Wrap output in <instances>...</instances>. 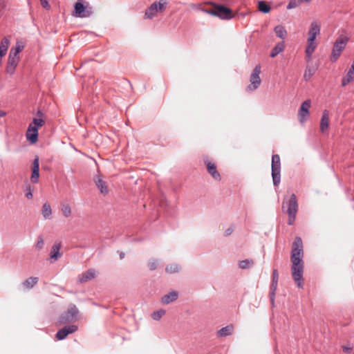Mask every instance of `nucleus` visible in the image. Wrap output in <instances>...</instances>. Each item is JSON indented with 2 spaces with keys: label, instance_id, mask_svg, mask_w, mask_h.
Here are the masks:
<instances>
[{
  "label": "nucleus",
  "instance_id": "1",
  "mask_svg": "<svg viewBox=\"0 0 354 354\" xmlns=\"http://www.w3.org/2000/svg\"><path fill=\"white\" fill-rule=\"evenodd\" d=\"M304 251L303 243L300 237H296L291 252L290 260L292 262L291 274L292 279L299 288H304V262L303 261Z\"/></svg>",
  "mask_w": 354,
  "mask_h": 354
},
{
  "label": "nucleus",
  "instance_id": "2",
  "mask_svg": "<svg viewBox=\"0 0 354 354\" xmlns=\"http://www.w3.org/2000/svg\"><path fill=\"white\" fill-rule=\"evenodd\" d=\"M194 9H200L204 12L219 17L221 19H230L233 17L232 10L221 5L214 6L210 10L202 7V4H192Z\"/></svg>",
  "mask_w": 354,
  "mask_h": 354
},
{
  "label": "nucleus",
  "instance_id": "3",
  "mask_svg": "<svg viewBox=\"0 0 354 354\" xmlns=\"http://www.w3.org/2000/svg\"><path fill=\"white\" fill-rule=\"evenodd\" d=\"M44 124V120L41 118H33L26 131V136L30 143H35L38 140V129Z\"/></svg>",
  "mask_w": 354,
  "mask_h": 354
},
{
  "label": "nucleus",
  "instance_id": "4",
  "mask_svg": "<svg viewBox=\"0 0 354 354\" xmlns=\"http://www.w3.org/2000/svg\"><path fill=\"white\" fill-rule=\"evenodd\" d=\"M348 41V38L346 36H339L335 41L333 48L331 52L330 61L333 62H336L340 57L342 51L346 46Z\"/></svg>",
  "mask_w": 354,
  "mask_h": 354
},
{
  "label": "nucleus",
  "instance_id": "5",
  "mask_svg": "<svg viewBox=\"0 0 354 354\" xmlns=\"http://www.w3.org/2000/svg\"><path fill=\"white\" fill-rule=\"evenodd\" d=\"M84 4L82 1H76L74 6L73 16L80 18H86L91 16L93 13L92 7H91L88 2Z\"/></svg>",
  "mask_w": 354,
  "mask_h": 354
},
{
  "label": "nucleus",
  "instance_id": "6",
  "mask_svg": "<svg viewBox=\"0 0 354 354\" xmlns=\"http://www.w3.org/2000/svg\"><path fill=\"white\" fill-rule=\"evenodd\" d=\"M272 177L274 186H278L281 181V162L280 157L277 154L272 156Z\"/></svg>",
  "mask_w": 354,
  "mask_h": 354
},
{
  "label": "nucleus",
  "instance_id": "7",
  "mask_svg": "<svg viewBox=\"0 0 354 354\" xmlns=\"http://www.w3.org/2000/svg\"><path fill=\"white\" fill-rule=\"evenodd\" d=\"M167 1H154L150 7L145 12V17L148 19H152L156 16L159 12H162L167 7Z\"/></svg>",
  "mask_w": 354,
  "mask_h": 354
},
{
  "label": "nucleus",
  "instance_id": "8",
  "mask_svg": "<svg viewBox=\"0 0 354 354\" xmlns=\"http://www.w3.org/2000/svg\"><path fill=\"white\" fill-rule=\"evenodd\" d=\"M261 73V66L260 65H257L250 78V84L248 86V89L249 91H254L256 90L261 84V78L259 77V75Z\"/></svg>",
  "mask_w": 354,
  "mask_h": 354
},
{
  "label": "nucleus",
  "instance_id": "9",
  "mask_svg": "<svg viewBox=\"0 0 354 354\" xmlns=\"http://www.w3.org/2000/svg\"><path fill=\"white\" fill-rule=\"evenodd\" d=\"M78 313V309L75 305L70 306L67 311L60 317L59 322L66 324L74 321L76 319Z\"/></svg>",
  "mask_w": 354,
  "mask_h": 354
},
{
  "label": "nucleus",
  "instance_id": "10",
  "mask_svg": "<svg viewBox=\"0 0 354 354\" xmlns=\"http://www.w3.org/2000/svg\"><path fill=\"white\" fill-rule=\"evenodd\" d=\"M311 105L310 100L302 102L298 112L299 120L301 123H304L310 117L309 109Z\"/></svg>",
  "mask_w": 354,
  "mask_h": 354
},
{
  "label": "nucleus",
  "instance_id": "11",
  "mask_svg": "<svg viewBox=\"0 0 354 354\" xmlns=\"http://www.w3.org/2000/svg\"><path fill=\"white\" fill-rule=\"evenodd\" d=\"M77 326L76 325L66 326L59 330L56 334V338L58 340L64 339L68 335L71 334L77 331Z\"/></svg>",
  "mask_w": 354,
  "mask_h": 354
},
{
  "label": "nucleus",
  "instance_id": "12",
  "mask_svg": "<svg viewBox=\"0 0 354 354\" xmlns=\"http://www.w3.org/2000/svg\"><path fill=\"white\" fill-rule=\"evenodd\" d=\"M39 178V160L37 156L32 162V174L30 180L32 183H37Z\"/></svg>",
  "mask_w": 354,
  "mask_h": 354
},
{
  "label": "nucleus",
  "instance_id": "13",
  "mask_svg": "<svg viewBox=\"0 0 354 354\" xmlns=\"http://www.w3.org/2000/svg\"><path fill=\"white\" fill-rule=\"evenodd\" d=\"M321 24L317 21H313L310 24V27L308 30V38L315 39L316 37L320 34Z\"/></svg>",
  "mask_w": 354,
  "mask_h": 354
},
{
  "label": "nucleus",
  "instance_id": "14",
  "mask_svg": "<svg viewBox=\"0 0 354 354\" xmlns=\"http://www.w3.org/2000/svg\"><path fill=\"white\" fill-rule=\"evenodd\" d=\"M288 209L287 213L288 214H296L298 209V205L297 201V198L295 194H292L290 196V199L288 200V202L287 203Z\"/></svg>",
  "mask_w": 354,
  "mask_h": 354
},
{
  "label": "nucleus",
  "instance_id": "15",
  "mask_svg": "<svg viewBox=\"0 0 354 354\" xmlns=\"http://www.w3.org/2000/svg\"><path fill=\"white\" fill-rule=\"evenodd\" d=\"M62 248V243L60 241H55L51 248L50 257L53 261H57L61 256L62 254L59 250Z\"/></svg>",
  "mask_w": 354,
  "mask_h": 354
},
{
  "label": "nucleus",
  "instance_id": "16",
  "mask_svg": "<svg viewBox=\"0 0 354 354\" xmlns=\"http://www.w3.org/2000/svg\"><path fill=\"white\" fill-rule=\"evenodd\" d=\"M317 46V43L315 42V39H308L307 40V46L305 50L306 57L308 60H310L312 55L315 52L316 48Z\"/></svg>",
  "mask_w": 354,
  "mask_h": 354
},
{
  "label": "nucleus",
  "instance_id": "17",
  "mask_svg": "<svg viewBox=\"0 0 354 354\" xmlns=\"http://www.w3.org/2000/svg\"><path fill=\"white\" fill-rule=\"evenodd\" d=\"M205 164L207 166V169L208 172L212 175V176L215 180H220L221 176L216 169V165L214 162H212L211 161H208V160H205Z\"/></svg>",
  "mask_w": 354,
  "mask_h": 354
},
{
  "label": "nucleus",
  "instance_id": "18",
  "mask_svg": "<svg viewBox=\"0 0 354 354\" xmlns=\"http://www.w3.org/2000/svg\"><path fill=\"white\" fill-rule=\"evenodd\" d=\"M329 126V113L327 110H324L320 121V131L324 133Z\"/></svg>",
  "mask_w": 354,
  "mask_h": 354
},
{
  "label": "nucleus",
  "instance_id": "19",
  "mask_svg": "<svg viewBox=\"0 0 354 354\" xmlns=\"http://www.w3.org/2000/svg\"><path fill=\"white\" fill-rule=\"evenodd\" d=\"M178 296V294L176 291H171L169 292L168 294L164 295L161 301L164 304H169L175 300L177 299Z\"/></svg>",
  "mask_w": 354,
  "mask_h": 354
},
{
  "label": "nucleus",
  "instance_id": "20",
  "mask_svg": "<svg viewBox=\"0 0 354 354\" xmlns=\"http://www.w3.org/2000/svg\"><path fill=\"white\" fill-rule=\"evenodd\" d=\"M95 277V271L93 269H89L82 274L79 281L80 283H84L87 281L94 279Z\"/></svg>",
  "mask_w": 354,
  "mask_h": 354
},
{
  "label": "nucleus",
  "instance_id": "21",
  "mask_svg": "<svg viewBox=\"0 0 354 354\" xmlns=\"http://www.w3.org/2000/svg\"><path fill=\"white\" fill-rule=\"evenodd\" d=\"M38 280V277H29L22 283V286L25 289H31L37 283Z\"/></svg>",
  "mask_w": 354,
  "mask_h": 354
},
{
  "label": "nucleus",
  "instance_id": "22",
  "mask_svg": "<svg viewBox=\"0 0 354 354\" xmlns=\"http://www.w3.org/2000/svg\"><path fill=\"white\" fill-rule=\"evenodd\" d=\"M274 30L276 36L281 39H284L287 37L288 32L285 28L281 25L275 26Z\"/></svg>",
  "mask_w": 354,
  "mask_h": 354
},
{
  "label": "nucleus",
  "instance_id": "23",
  "mask_svg": "<svg viewBox=\"0 0 354 354\" xmlns=\"http://www.w3.org/2000/svg\"><path fill=\"white\" fill-rule=\"evenodd\" d=\"M9 44H10V40L8 38L4 37L3 39H2V40L1 41V43H0V55L1 56L3 57L6 54L8 47H9Z\"/></svg>",
  "mask_w": 354,
  "mask_h": 354
},
{
  "label": "nucleus",
  "instance_id": "24",
  "mask_svg": "<svg viewBox=\"0 0 354 354\" xmlns=\"http://www.w3.org/2000/svg\"><path fill=\"white\" fill-rule=\"evenodd\" d=\"M285 48V44L283 41L278 43L271 50L270 57H274L280 53L283 52Z\"/></svg>",
  "mask_w": 354,
  "mask_h": 354
},
{
  "label": "nucleus",
  "instance_id": "25",
  "mask_svg": "<svg viewBox=\"0 0 354 354\" xmlns=\"http://www.w3.org/2000/svg\"><path fill=\"white\" fill-rule=\"evenodd\" d=\"M24 44L21 41H17L15 46L12 47L10 53L14 54L15 55L19 56V53L24 50Z\"/></svg>",
  "mask_w": 354,
  "mask_h": 354
},
{
  "label": "nucleus",
  "instance_id": "26",
  "mask_svg": "<svg viewBox=\"0 0 354 354\" xmlns=\"http://www.w3.org/2000/svg\"><path fill=\"white\" fill-rule=\"evenodd\" d=\"M24 44L21 41H17L15 46L12 47L10 53L14 54L15 55L19 56V53L24 50Z\"/></svg>",
  "mask_w": 354,
  "mask_h": 354
},
{
  "label": "nucleus",
  "instance_id": "27",
  "mask_svg": "<svg viewBox=\"0 0 354 354\" xmlns=\"http://www.w3.org/2000/svg\"><path fill=\"white\" fill-rule=\"evenodd\" d=\"M233 329L234 328L232 326H227L220 329L218 331L217 335L218 337H225L230 335L232 334Z\"/></svg>",
  "mask_w": 354,
  "mask_h": 354
},
{
  "label": "nucleus",
  "instance_id": "28",
  "mask_svg": "<svg viewBox=\"0 0 354 354\" xmlns=\"http://www.w3.org/2000/svg\"><path fill=\"white\" fill-rule=\"evenodd\" d=\"M41 214L45 219H49L51 217L52 209L50 205L46 203L42 206Z\"/></svg>",
  "mask_w": 354,
  "mask_h": 354
},
{
  "label": "nucleus",
  "instance_id": "29",
  "mask_svg": "<svg viewBox=\"0 0 354 354\" xmlns=\"http://www.w3.org/2000/svg\"><path fill=\"white\" fill-rule=\"evenodd\" d=\"M95 184L102 194L105 195L108 193V188L102 179L97 178L95 180Z\"/></svg>",
  "mask_w": 354,
  "mask_h": 354
},
{
  "label": "nucleus",
  "instance_id": "30",
  "mask_svg": "<svg viewBox=\"0 0 354 354\" xmlns=\"http://www.w3.org/2000/svg\"><path fill=\"white\" fill-rule=\"evenodd\" d=\"M61 210L64 217L68 218L71 215V208L69 204L62 203Z\"/></svg>",
  "mask_w": 354,
  "mask_h": 354
},
{
  "label": "nucleus",
  "instance_id": "31",
  "mask_svg": "<svg viewBox=\"0 0 354 354\" xmlns=\"http://www.w3.org/2000/svg\"><path fill=\"white\" fill-rule=\"evenodd\" d=\"M258 9L263 12V13H268L270 10V6L269 4L267 3V1H258Z\"/></svg>",
  "mask_w": 354,
  "mask_h": 354
},
{
  "label": "nucleus",
  "instance_id": "32",
  "mask_svg": "<svg viewBox=\"0 0 354 354\" xmlns=\"http://www.w3.org/2000/svg\"><path fill=\"white\" fill-rule=\"evenodd\" d=\"M254 265V261L252 259L242 260L239 262V267L241 269L250 268Z\"/></svg>",
  "mask_w": 354,
  "mask_h": 354
},
{
  "label": "nucleus",
  "instance_id": "33",
  "mask_svg": "<svg viewBox=\"0 0 354 354\" xmlns=\"http://www.w3.org/2000/svg\"><path fill=\"white\" fill-rule=\"evenodd\" d=\"M279 274L277 270H274L272 272V281L271 285V289H274L276 291L277 283H278Z\"/></svg>",
  "mask_w": 354,
  "mask_h": 354
},
{
  "label": "nucleus",
  "instance_id": "34",
  "mask_svg": "<svg viewBox=\"0 0 354 354\" xmlns=\"http://www.w3.org/2000/svg\"><path fill=\"white\" fill-rule=\"evenodd\" d=\"M19 59H20L19 56H17V55H15L14 54H11L9 53L8 64H14V65L17 66L19 64Z\"/></svg>",
  "mask_w": 354,
  "mask_h": 354
},
{
  "label": "nucleus",
  "instance_id": "35",
  "mask_svg": "<svg viewBox=\"0 0 354 354\" xmlns=\"http://www.w3.org/2000/svg\"><path fill=\"white\" fill-rule=\"evenodd\" d=\"M180 270V268L177 264H171L166 267L165 270L168 273L178 272Z\"/></svg>",
  "mask_w": 354,
  "mask_h": 354
},
{
  "label": "nucleus",
  "instance_id": "36",
  "mask_svg": "<svg viewBox=\"0 0 354 354\" xmlns=\"http://www.w3.org/2000/svg\"><path fill=\"white\" fill-rule=\"evenodd\" d=\"M25 196L28 199H32L33 196V189L30 185L26 186L25 188Z\"/></svg>",
  "mask_w": 354,
  "mask_h": 354
},
{
  "label": "nucleus",
  "instance_id": "37",
  "mask_svg": "<svg viewBox=\"0 0 354 354\" xmlns=\"http://www.w3.org/2000/svg\"><path fill=\"white\" fill-rule=\"evenodd\" d=\"M165 313V311L164 310H160L156 312H153L151 314V317L154 320H159Z\"/></svg>",
  "mask_w": 354,
  "mask_h": 354
},
{
  "label": "nucleus",
  "instance_id": "38",
  "mask_svg": "<svg viewBox=\"0 0 354 354\" xmlns=\"http://www.w3.org/2000/svg\"><path fill=\"white\" fill-rule=\"evenodd\" d=\"M314 72L310 68H307L306 69V71H305V73H304V79L308 81L310 79L311 76L313 75Z\"/></svg>",
  "mask_w": 354,
  "mask_h": 354
},
{
  "label": "nucleus",
  "instance_id": "39",
  "mask_svg": "<svg viewBox=\"0 0 354 354\" xmlns=\"http://www.w3.org/2000/svg\"><path fill=\"white\" fill-rule=\"evenodd\" d=\"M17 65L8 64L6 66V72L10 75H12L17 68Z\"/></svg>",
  "mask_w": 354,
  "mask_h": 354
},
{
  "label": "nucleus",
  "instance_id": "40",
  "mask_svg": "<svg viewBox=\"0 0 354 354\" xmlns=\"http://www.w3.org/2000/svg\"><path fill=\"white\" fill-rule=\"evenodd\" d=\"M44 239L41 236H39L36 243V248L38 250H41L44 247Z\"/></svg>",
  "mask_w": 354,
  "mask_h": 354
},
{
  "label": "nucleus",
  "instance_id": "41",
  "mask_svg": "<svg viewBox=\"0 0 354 354\" xmlns=\"http://www.w3.org/2000/svg\"><path fill=\"white\" fill-rule=\"evenodd\" d=\"M158 263V262L157 260H152L149 262L148 266L150 270H153L157 268Z\"/></svg>",
  "mask_w": 354,
  "mask_h": 354
},
{
  "label": "nucleus",
  "instance_id": "42",
  "mask_svg": "<svg viewBox=\"0 0 354 354\" xmlns=\"http://www.w3.org/2000/svg\"><path fill=\"white\" fill-rule=\"evenodd\" d=\"M342 350L346 353H350L353 350V346L351 344L344 345L342 346Z\"/></svg>",
  "mask_w": 354,
  "mask_h": 354
},
{
  "label": "nucleus",
  "instance_id": "43",
  "mask_svg": "<svg viewBox=\"0 0 354 354\" xmlns=\"http://www.w3.org/2000/svg\"><path fill=\"white\" fill-rule=\"evenodd\" d=\"M298 6L297 1H290L287 6V9L290 10Z\"/></svg>",
  "mask_w": 354,
  "mask_h": 354
},
{
  "label": "nucleus",
  "instance_id": "44",
  "mask_svg": "<svg viewBox=\"0 0 354 354\" xmlns=\"http://www.w3.org/2000/svg\"><path fill=\"white\" fill-rule=\"evenodd\" d=\"M288 216H289L288 225H292L295 220L296 214H293V215L288 214Z\"/></svg>",
  "mask_w": 354,
  "mask_h": 354
},
{
  "label": "nucleus",
  "instance_id": "45",
  "mask_svg": "<svg viewBox=\"0 0 354 354\" xmlns=\"http://www.w3.org/2000/svg\"><path fill=\"white\" fill-rule=\"evenodd\" d=\"M41 6L45 9H49L50 8V4L49 1H41Z\"/></svg>",
  "mask_w": 354,
  "mask_h": 354
},
{
  "label": "nucleus",
  "instance_id": "46",
  "mask_svg": "<svg viewBox=\"0 0 354 354\" xmlns=\"http://www.w3.org/2000/svg\"><path fill=\"white\" fill-rule=\"evenodd\" d=\"M233 232V228L232 227H228L224 232L225 236H229Z\"/></svg>",
  "mask_w": 354,
  "mask_h": 354
},
{
  "label": "nucleus",
  "instance_id": "47",
  "mask_svg": "<svg viewBox=\"0 0 354 354\" xmlns=\"http://www.w3.org/2000/svg\"><path fill=\"white\" fill-rule=\"evenodd\" d=\"M271 292H270V299L272 301V302L273 303L274 302V295H275V291H274V289H271Z\"/></svg>",
  "mask_w": 354,
  "mask_h": 354
},
{
  "label": "nucleus",
  "instance_id": "48",
  "mask_svg": "<svg viewBox=\"0 0 354 354\" xmlns=\"http://www.w3.org/2000/svg\"><path fill=\"white\" fill-rule=\"evenodd\" d=\"M6 112L3 111H0V117H3L6 115Z\"/></svg>",
  "mask_w": 354,
  "mask_h": 354
},
{
  "label": "nucleus",
  "instance_id": "49",
  "mask_svg": "<svg viewBox=\"0 0 354 354\" xmlns=\"http://www.w3.org/2000/svg\"><path fill=\"white\" fill-rule=\"evenodd\" d=\"M37 115H38L39 116H40V117H41V116L43 115L42 112H41V111H37Z\"/></svg>",
  "mask_w": 354,
  "mask_h": 354
},
{
  "label": "nucleus",
  "instance_id": "50",
  "mask_svg": "<svg viewBox=\"0 0 354 354\" xmlns=\"http://www.w3.org/2000/svg\"><path fill=\"white\" fill-rule=\"evenodd\" d=\"M124 257V254L123 252H121L120 254V257L121 259H122Z\"/></svg>",
  "mask_w": 354,
  "mask_h": 354
}]
</instances>
